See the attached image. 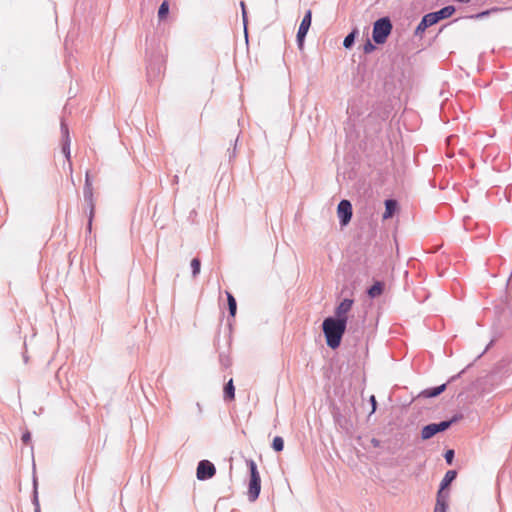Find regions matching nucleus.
I'll use <instances>...</instances> for the list:
<instances>
[{"label":"nucleus","mask_w":512,"mask_h":512,"mask_svg":"<svg viewBox=\"0 0 512 512\" xmlns=\"http://www.w3.org/2000/svg\"><path fill=\"white\" fill-rule=\"evenodd\" d=\"M173 182L176 183V184L179 182V176L178 175H175L173 177Z\"/></svg>","instance_id":"e433bc0d"},{"label":"nucleus","mask_w":512,"mask_h":512,"mask_svg":"<svg viewBox=\"0 0 512 512\" xmlns=\"http://www.w3.org/2000/svg\"><path fill=\"white\" fill-rule=\"evenodd\" d=\"M461 415H454L450 420L441 421L439 423H431L424 426L421 430L422 440H428L439 432L447 430L453 423L461 419Z\"/></svg>","instance_id":"20e7f679"},{"label":"nucleus","mask_w":512,"mask_h":512,"mask_svg":"<svg viewBox=\"0 0 512 512\" xmlns=\"http://www.w3.org/2000/svg\"><path fill=\"white\" fill-rule=\"evenodd\" d=\"M398 203L394 199H387L385 201V212L382 216L384 220L389 219L393 216L395 211L397 210Z\"/></svg>","instance_id":"2eb2a0df"},{"label":"nucleus","mask_w":512,"mask_h":512,"mask_svg":"<svg viewBox=\"0 0 512 512\" xmlns=\"http://www.w3.org/2000/svg\"><path fill=\"white\" fill-rule=\"evenodd\" d=\"M272 448L276 451V452H281L284 448V440L282 437L280 436H275L273 441H272Z\"/></svg>","instance_id":"393cba45"},{"label":"nucleus","mask_w":512,"mask_h":512,"mask_svg":"<svg viewBox=\"0 0 512 512\" xmlns=\"http://www.w3.org/2000/svg\"><path fill=\"white\" fill-rule=\"evenodd\" d=\"M200 267H201V262L198 258H193L191 260V269H192V276L195 278L198 276V274L200 273Z\"/></svg>","instance_id":"a878e982"},{"label":"nucleus","mask_w":512,"mask_h":512,"mask_svg":"<svg viewBox=\"0 0 512 512\" xmlns=\"http://www.w3.org/2000/svg\"><path fill=\"white\" fill-rule=\"evenodd\" d=\"M32 503L34 505V512H41L39 498H38V490H37V481H36V479L33 480Z\"/></svg>","instance_id":"aec40b11"},{"label":"nucleus","mask_w":512,"mask_h":512,"mask_svg":"<svg viewBox=\"0 0 512 512\" xmlns=\"http://www.w3.org/2000/svg\"><path fill=\"white\" fill-rule=\"evenodd\" d=\"M353 299L345 298L343 299L339 305L335 309V317L336 319H345L347 322L348 317L347 314L351 310L353 306Z\"/></svg>","instance_id":"1a4fd4ad"},{"label":"nucleus","mask_w":512,"mask_h":512,"mask_svg":"<svg viewBox=\"0 0 512 512\" xmlns=\"http://www.w3.org/2000/svg\"><path fill=\"white\" fill-rule=\"evenodd\" d=\"M454 455H455V453H454V450H452V449H449L445 452L444 458H445L447 464H449V465L452 464Z\"/></svg>","instance_id":"c85d7f7f"},{"label":"nucleus","mask_w":512,"mask_h":512,"mask_svg":"<svg viewBox=\"0 0 512 512\" xmlns=\"http://www.w3.org/2000/svg\"><path fill=\"white\" fill-rule=\"evenodd\" d=\"M446 389V384L439 385L437 387L427 388L420 392L419 397L433 398L440 395Z\"/></svg>","instance_id":"ddd939ff"},{"label":"nucleus","mask_w":512,"mask_h":512,"mask_svg":"<svg viewBox=\"0 0 512 512\" xmlns=\"http://www.w3.org/2000/svg\"><path fill=\"white\" fill-rule=\"evenodd\" d=\"M383 283L382 282H375L369 289H368V295L370 298H376L383 292Z\"/></svg>","instance_id":"dca6fc26"},{"label":"nucleus","mask_w":512,"mask_h":512,"mask_svg":"<svg viewBox=\"0 0 512 512\" xmlns=\"http://www.w3.org/2000/svg\"><path fill=\"white\" fill-rule=\"evenodd\" d=\"M435 24L436 22L433 19L431 13H427L426 15L423 16L420 23L417 25L415 29V35L422 34L428 27L433 26Z\"/></svg>","instance_id":"9b49d317"},{"label":"nucleus","mask_w":512,"mask_h":512,"mask_svg":"<svg viewBox=\"0 0 512 512\" xmlns=\"http://www.w3.org/2000/svg\"><path fill=\"white\" fill-rule=\"evenodd\" d=\"M235 149H236V148L234 147V149H233L232 153L229 155V158H230V159H232V158H234V157H235V155H236V153H235Z\"/></svg>","instance_id":"c9c22d12"},{"label":"nucleus","mask_w":512,"mask_h":512,"mask_svg":"<svg viewBox=\"0 0 512 512\" xmlns=\"http://www.w3.org/2000/svg\"><path fill=\"white\" fill-rule=\"evenodd\" d=\"M456 477L457 472L455 470H448L440 482L438 491L446 492L445 489L455 480Z\"/></svg>","instance_id":"4468645a"},{"label":"nucleus","mask_w":512,"mask_h":512,"mask_svg":"<svg viewBox=\"0 0 512 512\" xmlns=\"http://www.w3.org/2000/svg\"><path fill=\"white\" fill-rule=\"evenodd\" d=\"M492 344H493V340L490 341V343L485 347L483 352L478 357H481L492 346Z\"/></svg>","instance_id":"473e14b6"},{"label":"nucleus","mask_w":512,"mask_h":512,"mask_svg":"<svg viewBox=\"0 0 512 512\" xmlns=\"http://www.w3.org/2000/svg\"><path fill=\"white\" fill-rule=\"evenodd\" d=\"M449 492H437L436 504L434 512H447L448 510Z\"/></svg>","instance_id":"9d476101"},{"label":"nucleus","mask_w":512,"mask_h":512,"mask_svg":"<svg viewBox=\"0 0 512 512\" xmlns=\"http://www.w3.org/2000/svg\"><path fill=\"white\" fill-rule=\"evenodd\" d=\"M216 474L215 465L209 460H201L196 469V477L200 481L211 479Z\"/></svg>","instance_id":"0eeeda50"},{"label":"nucleus","mask_w":512,"mask_h":512,"mask_svg":"<svg viewBox=\"0 0 512 512\" xmlns=\"http://www.w3.org/2000/svg\"><path fill=\"white\" fill-rule=\"evenodd\" d=\"M229 314L234 317L236 314L237 303L234 296L230 292H226Z\"/></svg>","instance_id":"6ab92c4d"},{"label":"nucleus","mask_w":512,"mask_h":512,"mask_svg":"<svg viewBox=\"0 0 512 512\" xmlns=\"http://www.w3.org/2000/svg\"><path fill=\"white\" fill-rule=\"evenodd\" d=\"M392 23L389 17H382L373 24L372 38L375 44H383L392 31Z\"/></svg>","instance_id":"7ed1b4c3"},{"label":"nucleus","mask_w":512,"mask_h":512,"mask_svg":"<svg viewBox=\"0 0 512 512\" xmlns=\"http://www.w3.org/2000/svg\"><path fill=\"white\" fill-rule=\"evenodd\" d=\"M371 444H372L373 447L377 448V447L380 446L381 442H380V440H378L376 438H372L371 439Z\"/></svg>","instance_id":"2f4dec72"},{"label":"nucleus","mask_w":512,"mask_h":512,"mask_svg":"<svg viewBox=\"0 0 512 512\" xmlns=\"http://www.w3.org/2000/svg\"><path fill=\"white\" fill-rule=\"evenodd\" d=\"M312 22V12L311 10H307L302 18V21L299 25L297 35H296V41L299 49H303L304 46V40L308 33V30L311 26Z\"/></svg>","instance_id":"39448f33"},{"label":"nucleus","mask_w":512,"mask_h":512,"mask_svg":"<svg viewBox=\"0 0 512 512\" xmlns=\"http://www.w3.org/2000/svg\"><path fill=\"white\" fill-rule=\"evenodd\" d=\"M235 397V387L233 384V380L230 379L228 383L224 387V398L232 400Z\"/></svg>","instance_id":"a211bd4d"},{"label":"nucleus","mask_w":512,"mask_h":512,"mask_svg":"<svg viewBox=\"0 0 512 512\" xmlns=\"http://www.w3.org/2000/svg\"><path fill=\"white\" fill-rule=\"evenodd\" d=\"M240 6H241L242 21H243V26H244V35H245V39L248 40V29H247L248 17H247L246 6H245L244 2H241Z\"/></svg>","instance_id":"4be33fe9"},{"label":"nucleus","mask_w":512,"mask_h":512,"mask_svg":"<svg viewBox=\"0 0 512 512\" xmlns=\"http://www.w3.org/2000/svg\"><path fill=\"white\" fill-rule=\"evenodd\" d=\"M455 12V7L448 5L443 8H441L438 11L430 12L433 16V19L436 23H438L441 19L449 18L453 13Z\"/></svg>","instance_id":"f8f14e48"},{"label":"nucleus","mask_w":512,"mask_h":512,"mask_svg":"<svg viewBox=\"0 0 512 512\" xmlns=\"http://www.w3.org/2000/svg\"><path fill=\"white\" fill-rule=\"evenodd\" d=\"M358 34V29L357 28H354L345 38H344V41H343V46L344 48L346 49H350L354 42H355V38Z\"/></svg>","instance_id":"f3484780"},{"label":"nucleus","mask_w":512,"mask_h":512,"mask_svg":"<svg viewBox=\"0 0 512 512\" xmlns=\"http://www.w3.org/2000/svg\"><path fill=\"white\" fill-rule=\"evenodd\" d=\"M502 10H503L502 8L494 7V8L482 11L480 13H477L475 15H471L470 18H472V19H482V18L487 17L488 15H490L492 13L499 12V11H502Z\"/></svg>","instance_id":"5701e85b"},{"label":"nucleus","mask_w":512,"mask_h":512,"mask_svg":"<svg viewBox=\"0 0 512 512\" xmlns=\"http://www.w3.org/2000/svg\"><path fill=\"white\" fill-rule=\"evenodd\" d=\"M370 403H371V406H372V413L375 412L376 410V405H377V402H376V398L374 395H372L370 397Z\"/></svg>","instance_id":"7c9ffc66"},{"label":"nucleus","mask_w":512,"mask_h":512,"mask_svg":"<svg viewBox=\"0 0 512 512\" xmlns=\"http://www.w3.org/2000/svg\"><path fill=\"white\" fill-rule=\"evenodd\" d=\"M169 12V3L167 0H164L159 9H158V17L160 20L164 19Z\"/></svg>","instance_id":"b1692460"},{"label":"nucleus","mask_w":512,"mask_h":512,"mask_svg":"<svg viewBox=\"0 0 512 512\" xmlns=\"http://www.w3.org/2000/svg\"><path fill=\"white\" fill-rule=\"evenodd\" d=\"M337 214L340 225H348L353 215L352 204L349 200L343 199L338 203Z\"/></svg>","instance_id":"6e6552de"},{"label":"nucleus","mask_w":512,"mask_h":512,"mask_svg":"<svg viewBox=\"0 0 512 512\" xmlns=\"http://www.w3.org/2000/svg\"><path fill=\"white\" fill-rule=\"evenodd\" d=\"M30 439H31V434H30V432H28V431H27V432L23 433V435H22V441H23L24 443H28V442L30 441Z\"/></svg>","instance_id":"c756f323"},{"label":"nucleus","mask_w":512,"mask_h":512,"mask_svg":"<svg viewBox=\"0 0 512 512\" xmlns=\"http://www.w3.org/2000/svg\"><path fill=\"white\" fill-rule=\"evenodd\" d=\"M29 357L26 353H23V361L24 363H28Z\"/></svg>","instance_id":"f704fd0d"},{"label":"nucleus","mask_w":512,"mask_h":512,"mask_svg":"<svg viewBox=\"0 0 512 512\" xmlns=\"http://www.w3.org/2000/svg\"><path fill=\"white\" fill-rule=\"evenodd\" d=\"M346 328L347 322L345 319H336L332 316L325 318L322 323V329L327 346L331 349L338 348Z\"/></svg>","instance_id":"f257e3e1"},{"label":"nucleus","mask_w":512,"mask_h":512,"mask_svg":"<svg viewBox=\"0 0 512 512\" xmlns=\"http://www.w3.org/2000/svg\"><path fill=\"white\" fill-rule=\"evenodd\" d=\"M220 360L222 362L223 365L225 366H228L229 365V361L228 359H224L222 355H220Z\"/></svg>","instance_id":"72a5a7b5"},{"label":"nucleus","mask_w":512,"mask_h":512,"mask_svg":"<svg viewBox=\"0 0 512 512\" xmlns=\"http://www.w3.org/2000/svg\"><path fill=\"white\" fill-rule=\"evenodd\" d=\"M375 49H376V46L369 39L363 46V51L366 54L373 52Z\"/></svg>","instance_id":"cd10ccee"},{"label":"nucleus","mask_w":512,"mask_h":512,"mask_svg":"<svg viewBox=\"0 0 512 512\" xmlns=\"http://www.w3.org/2000/svg\"><path fill=\"white\" fill-rule=\"evenodd\" d=\"M196 406H197L198 411L201 413V412H202V407H201V405H200L199 403H197V404H196Z\"/></svg>","instance_id":"4c0bfd02"},{"label":"nucleus","mask_w":512,"mask_h":512,"mask_svg":"<svg viewBox=\"0 0 512 512\" xmlns=\"http://www.w3.org/2000/svg\"><path fill=\"white\" fill-rule=\"evenodd\" d=\"M83 196L85 201L88 203L90 209L89 222H88V230L91 231L92 226V218L94 214V202H93V188L92 181L88 172L85 175V184L83 189Z\"/></svg>","instance_id":"423d86ee"},{"label":"nucleus","mask_w":512,"mask_h":512,"mask_svg":"<svg viewBox=\"0 0 512 512\" xmlns=\"http://www.w3.org/2000/svg\"><path fill=\"white\" fill-rule=\"evenodd\" d=\"M246 463L250 472L248 499L250 502H254L258 499L261 491V477L257 468V464L254 460L249 459L246 461Z\"/></svg>","instance_id":"f03ea898"},{"label":"nucleus","mask_w":512,"mask_h":512,"mask_svg":"<svg viewBox=\"0 0 512 512\" xmlns=\"http://www.w3.org/2000/svg\"><path fill=\"white\" fill-rule=\"evenodd\" d=\"M70 146H71V141H63L62 142V152H63L65 158L68 160V162H69L68 167H69L70 172H72V164L70 162V157H71Z\"/></svg>","instance_id":"412c9836"},{"label":"nucleus","mask_w":512,"mask_h":512,"mask_svg":"<svg viewBox=\"0 0 512 512\" xmlns=\"http://www.w3.org/2000/svg\"><path fill=\"white\" fill-rule=\"evenodd\" d=\"M61 134H62V142L63 141H71L68 125L64 121H61Z\"/></svg>","instance_id":"bb28decb"}]
</instances>
